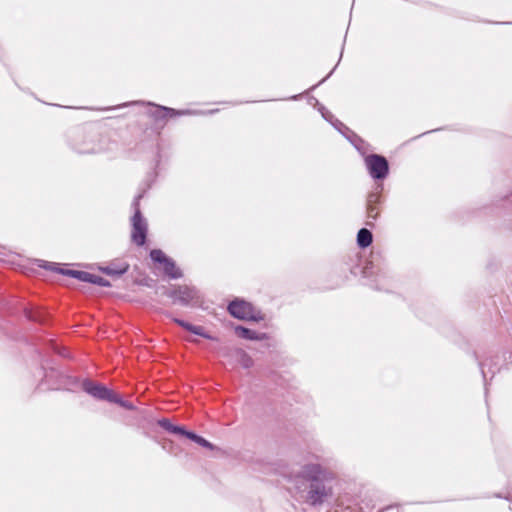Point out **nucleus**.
Here are the masks:
<instances>
[{
  "label": "nucleus",
  "mask_w": 512,
  "mask_h": 512,
  "mask_svg": "<svg viewBox=\"0 0 512 512\" xmlns=\"http://www.w3.org/2000/svg\"><path fill=\"white\" fill-rule=\"evenodd\" d=\"M160 150L158 149L156 155L155 168L146 175V178L142 181L139 187V192L135 195L132 201V208L134 210L133 216L131 217L132 241L137 246H143L147 240L148 225L146 219L143 217L140 209V201L145 194L151 189L153 184L156 182L158 177L157 168L160 164Z\"/></svg>",
  "instance_id": "nucleus-1"
},
{
  "label": "nucleus",
  "mask_w": 512,
  "mask_h": 512,
  "mask_svg": "<svg viewBox=\"0 0 512 512\" xmlns=\"http://www.w3.org/2000/svg\"><path fill=\"white\" fill-rule=\"evenodd\" d=\"M299 477L310 481V488L307 493V502L311 506H319L332 494L331 488H327L324 482L331 480V474L322 468L320 464L304 465Z\"/></svg>",
  "instance_id": "nucleus-2"
},
{
  "label": "nucleus",
  "mask_w": 512,
  "mask_h": 512,
  "mask_svg": "<svg viewBox=\"0 0 512 512\" xmlns=\"http://www.w3.org/2000/svg\"><path fill=\"white\" fill-rule=\"evenodd\" d=\"M229 314L239 320L259 322L263 320L260 311L255 313L253 305L243 299L236 298L232 300L227 307Z\"/></svg>",
  "instance_id": "nucleus-3"
},
{
  "label": "nucleus",
  "mask_w": 512,
  "mask_h": 512,
  "mask_svg": "<svg viewBox=\"0 0 512 512\" xmlns=\"http://www.w3.org/2000/svg\"><path fill=\"white\" fill-rule=\"evenodd\" d=\"M364 163L369 176L375 181H382L389 174V162L383 155L369 154Z\"/></svg>",
  "instance_id": "nucleus-4"
},
{
  "label": "nucleus",
  "mask_w": 512,
  "mask_h": 512,
  "mask_svg": "<svg viewBox=\"0 0 512 512\" xmlns=\"http://www.w3.org/2000/svg\"><path fill=\"white\" fill-rule=\"evenodd\" d=\"M41 369L43 372V378L38 386L41 390H60L66 379L72 380L73 383L78 381L76 377H66L59 370L52 367L45 368L42 366Z\"/></svg>",
  "instance_id": "nucleus-5"
},
{
  "label": "nucleus",
  "mask_w": 512,
  "mask_h": 512,
  "mask_svg": "<svg viewBox=\"0 0 512 512\" xmlns=\"http://www.w3.org/2000/svg\"><path fill=\"white\" fill-rule=\"evenodd\" d=\"M149 256L154 263L163 265V272L169 279L176 280L182 278L183 273L181 269L178 268L175 261L168 257L162 250L152 249Z\"/></svg>",
  "instance_id": "nucleus-6"
},
{
  "label": "nucleus",
  "mask_w": 512,
  "mask_h": 512,
  "mask_svg": "<svg viewBox=\"0 0 512 512\" xmlns=\"http://www.w3.org/2000/svg\"><path fill=\"white\" fill-rule=\"evenodd\" d=\"M153 107L148 112L154 123L162 128L169 118L190 114L189 110H176L174 108L148 103Z\"/></svg>",
  "instance_id": "nucleus-7"
},
{
  "label": "nucleus",
  "mask_w": 512,
  "mask_h": 512,
  "mask_svg": "<svg viewBox=\"0 0 512 512\" xmlns=\"http://www.w3.org/2000/svg\"><path fill=\"white\" fill-rule=\"evenodd\" d=\"M82 389L95 399L110 401L113 390L109 389L101 383L94 382L88 378L82 381Z\"/></svg>",
  "instance_id": "nucleus-8"
},
{
  "label": "nucleus",
  "mask_w": 512,
  "mask_h": 512,
  "mask_svg": "<svg viewBox=\"0 0 512 512\" xmlns=\"http://www.w3.org/2000/svg\"><path fill=\"white\" fill-rule=\"evenodd\" d=\"M166 295L182 306H189L197 295V290L187 285H180L173 290L166 292Z\"/></svg>",
  "instance_id": "nucleus-9"
},
{
  "label": "nucleus",
  "mask_w": 512,
  "mask_h": 512,
  "mask_svg": "<svg viewBox=\"0 0 512 512\" xmlns=\"http://www.w3.org/2000/svg\"><path fill=\"white\" fill-rule=\"evenodd\" d=\"M166 317L168 318H171L172 321L174 323H176L177 325H179L180 327H182L183 329L189 331L190 333L192 334H195L197 336H201L205 339H208V340H217L216 337L212 336L211 334H209L208 332H206L204 330V328L200 325H194V324H191L183 319H180V318H177V317H173L172 314L168 311L164 312L163 313Z\"/></svg>",
  "instance_id": "nucleus-10"
},
{
  "label": "nucleus",
  "mask_w": 512,
  "mask_h": 512,
  "mask_svg": "<svg viewBox=\"0 0 512 512\" xmlns=\"http://www.w3.org/2000/svg\"><path fill=\"white\" fill-rule=\"evenodd\" d=\"M381 202V193L378 192H371L367 196V222L366 225L373 227L374 222L378 219L379 216V209L377 207L378 204Z\"/></svg>",
  "instance_id": "nucleus-11"
},
{
  "label": "nucleus",
  "mask_w": 512,
  "mask_h": 512,
  "mask_svg": "<svg viewBox=\"0 0 512 512\" xmlns=\"http://www.w3.org/2000/svg\"><path fill=\"white\" fill-rule=\"evenodd\" d=\"M333 127L342 134L358 151L361 152V148L364 145V140L359 137L354 131L346 126L340 120H335Z\"/></svg>",
  "instance_id": "nucleus-12"
},
{
  "label": "nucleus",
  "mask_w": 512,
  "mask_h": 512,
  "mask_svg": "<svg viewBox=\"0 0 512 512\" xmlns=\"http://www.w3.org/2000/svg\"><path fill=\"white\" fill-rule=\"evenodd\" d=\"M130 265L125 261H112L106 266H99L100 272L108 276L120 277L129 271Z\"/></svg>",
  "instance_id": "nucleus-13"
},
{
  "label": "nucleus",
  "mask_w": 512,
  "mask_h": 512,
  "mask_svg": "<svg viewBox=\"0 0 512 512\" xmlns=\"http://www.w3.org/2000/svg\"><path fill=\"white\" fill-rule=\"evenodd\" d=\"M37 265L40 268L51 270L64 276H68L77 280L79 278L80 270L61 268L56 266L55 263L47 262L45 260H37Z\"/></svg>",
  "instance_id": "nucleus-14"
},
{
  "label": "nucleus",
  "mask_w": 512,
  "mask_h": 512,
  "mask_svg": "<svg viewBox=\"0 0 512 512\" xmlns=\"http://www.w3.org/2000/svg\"><path fill=\"white\" fill-rule=\"evenodd\" d=\"M235 333L243 339L246 340H266L268 339L267 333H259L255 330H252L250 328L244 327L242 325H238L235 327Z\"/></svg>",
  "instance_id": "nucleus-15"
},
{
  "label": "nucleus",
  "mask_w": 512,
  "mask_h": 512,
  "mask_svg": "<svg viewBox=\"0 0 512 512\" xmlns=\"http://www.w3.org/2000/svg\"><path fill=\"white\" fill-rule=\"evenodd\" d=\"M157 424L170 434L183 436L186 433L184 426L173 424L168 418L159 419Z\"/></svg>",
  "instance_id": "nucleus-16"
},
{
  "label": "nucleus",
  "mask_w": 512,
  "mask_h": 512,
  "mask_svg": "<svg viewBox=\"0 0 512 512\" xmlns=\"http://www.w3.org/2000/svg\"><path fill=\"white\" fill-rule=\"evenodd\" d=\"M479 365V368L481 370V373H482V377H483V381H484V386H485V391L487 392V371H486V368L488 369V372H490L492 375H491V378L492 379L494 377V375L500 371V368L496 367V364L493 363L492 359L490 360H485V361H479L478 363Z\"/></svg>",
  "instance_id": "nucleus-17"
},
{
  "label": "nucleus",
  "mask_w": 512,
  "mask_h": 512,
  "mask_svg": "<svg viewBox=\"0 0 512 512\" xmlns=\"http://www.w3.org/2000/svg\"><path fill=\"white\" fill-rule=\"evenodd\" d=\"M357 245L361 249H365L372 244L373 234L367 228H361L357 233Z\"/></svg>",
  "instance_id": "nucleus-18"
},
{
  "label": "nucleus",
  "mask_w": 512,
  "mask_h": 512,
  "mask_svg": "<svg viewBox=\"0 0 512 512\" xmlns=\"http://www.w3.org/2000/svg\"><path fill=\"white\" fill-rule=\"evenodd\" d=\"M233 355L244 369H249L254 364L252 357L241 348H235L233 350Z\"/></svg>",
  "instance_id": "nucleus-19"
},
{
  "label": "nucleus",
  "mask_w": 512,
  "mask_h": 512,
  "mask_svg": "<svg viewBox=\"0 0 512 512\" xmlns=\"http://www.w3.org/2000/svg\"><path fill=\"white\" fill-rule=\"evenodd\" d=\"M183 437L191 440L192 442L198 444L199 446H201L203 448H206L209 450L215 449V446L211 442H209L204 437L198 435L197 433H195L193 431H189L186 429V433H184Z\"/></svg>",
  "instance_id": "nucleus-20"
},
{
  "label": "nucleus",
  "mask_w": 512,
  "mask_h": 512,
  "mask_svg": "<svg viewBox=\"0 0 512 512\" xmlns=\"http://www.w3.org/2000/svg\"><path fill=\"white\" fill-rule=\"evenodd\" d=\"M109 402L118 404L119 406H121L127 410H135L136 409V406L132 402L123 399L119 394H116L115 392H113Z\"/></svg>",
  "instance_id": "nucleus-21"
},
{
  "label": "nucleus",
  "mask_w": 512,
  "mask_h": 512,
  "mask_svg": "<svg viewBox=\"0 0 512 512\" xmlns=\"http://www.w3.org/2000/svg\"><path fill=\"white\" fill-rule=\"evenodd\" d=\"M24 315H25L26 319H28L29 321L40 322V323L44 322V315L40 311H33L32 309L26 308L24 310Z\"/></svg>",
  "instance_id": "nucleus-22"
},
{
  "label": "nucleus",
  "mask_w": 512,
  "mask_h": 512,
  "mask_svg": "<svg viewBox=\"0 0 512 512\" xmlns=\"http://www.w3.org/2000/svg\"><path fill=\"white\" fill-rule=\"evenodd\" d=\"M316 103L318 105V110L321 113L322 117L329 122L332 126L335 120H338L325 106L320 104L317 100Z\"/></svg>",
  "instance_id": "nucleus-23"
},
{
  "label": "nucleus",
  "mask_w": 512,
  "mask_h": 512,
  "mask_svg": "<svg viewBox=\"0 0 512 512\" xmlns=\"http://www.w3.org/2000/svg\"><path fill=\"white\" fill-rule=\"evenodd\" d=\"M90 284L98 285L100 287H111V283L107 279L95 274H92Z\"/></svg>",
  "instance_id": "nucleus-24"
},
{
  "label": "nucleus",
  "mask_w": 512,
  "mask_h": 512,
  "mask_svg": "<svg viewBox=\"0 0 512 512\" xmlns=\"http://www.w3.org/2000/svg\"><path fill=\"white\" fill-rule=\"evenodd\" d=\"M92 273L80 271L78 280L85 283H90Z\"/></svg>",
  "instance_id": "nucleus-25"
},
{
  "label": "nucleus",
  "mask_w": 512,
  "mask_h": 512,
  "mask_svg": "<svg viewBox=\"0 0 512 512\" xmlns=\"http://www.w3.org/2000/svg\"><path fill=\"white\" fill-rule=\"evenodd\" d=\"M333 72H334V69H332V70L330 71V73H329L325 78H323V79H322V80H321L317 85H320V84H322L323 82H325V81H326V79H328V78L332 75V73H333Z\"/></svg>",
  "instance_id": "nucleus-26"
},
{
  "label": "nucleus",
  "mask_w": 512,
  "mask_h": 512,
  "mask_svg": "<svg viewBox=\"0 0 512 512\" xmlns=\"http://www.w3.org/2000/svg\"><path fill=\"white\" fill-rule=\"evenodd\" d=\"M79 153H95L96 151L94 149H87V150H78Z\"/></svg>",
  "instance_id": "nucleus-27"
},
{
  "label": "nucleus",
  "mask_w": 512,
  "mask_h": 512,
  "mask_svg": "<svg viewBox=\"0 0 512 512\" xmlns=\"http://www.w3.org/2000/svg\"><path fill=\"white\" fill-rule=\"evenodd\" d=\"M507 353L504 354V358L505 360H509L511 363H512V351L508 353V356L506 355Z\"/></svg>",
  "instance_id": "nucleus-28"
},
{
  "label": "nucleus",
  "mask_w": 512,
  "mask_h": 512,
  "mask_svg": "<svg viewBox=\"0 0 512 512\" xmlns=\"http://www.w3.org/2000/svg\"><path fill=\"white\" fill-rule=\"evenodd\" d=\"M139 103H140V102H129V103H124V104H122V105H120V106H117L116 108H118V107H126V106H129V105L139 104Z\"/></svg>",
  "instance_id": "nucleus-29"
},
{
  "label": "nucleus",
  "mask_w": 512,
  "mask_h": 512,
  "mask_svg": "<svg viewBox=\"0 0 512 512\" xmlns=\"http://www.w3.org/2000/svg\"><path fill=\"white\" fill-rule=\"evenodd\" d=\"M495 496H496L497 498H505L506 500H509V498H508V497H503L501 494H496Z\"/></svg>",
  "instance_id": "nucleus-30"
},
{
  "label": "nucleus",
  "mask_w": 512,
  "mask_h": 512,
  "mask_svg": "<svg viewBox=\"0 0 512 512\" xmlns=\"http://www.w3.org/2000/svg\"><path fill=\"white\" fill-rule=\"evenodd\" d=\"M298 98L297 95L290 97L289 99L296 100Z\"/></svg>",
  "instance_id": "nucleus-31"
}]
</instances>
